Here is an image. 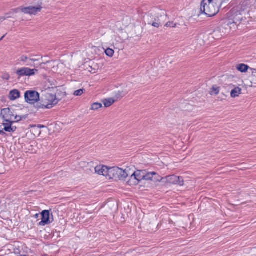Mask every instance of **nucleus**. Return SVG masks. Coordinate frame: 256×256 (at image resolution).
Segmentation results:
<instances>
[{
    "label": "nucleus",
    "instance_id": "obj_2",
    "mask_svg": "<svg viewBox=\"0 0 256 256\" xmlns=\"http://www.w3.org/2000/svg\"><path fill=\"white\" fill-rule=\"evenodd\" d=\"M221 3L219 0H203L201 2L200 11L208 17L214 16L219 12Z\"/></svg>",
    "mask_w": 256,
    "mask_h": 256
},
{
    "label": "nucleus",
    "instance_id": "obj_43",
    "mask_svg": "<svg viewBox=\"0 0 256 256\" xmlns=\"http://www.w3.org/2000/svg\"><path fill=\"white\" fill-rule=\"evenodd\" d=\"M3 133L2 131L0 130V134Z\"/></svg>",
    "mask_w": 256,
    "mask_h": 256
},
{
    "label": "nucleus",
    "instance_id": "obj_31",
    "mask_svg": "<svg viewBox=\"0 0 256 256\" xmlns=\"http://www.w3.org/2000/svg\"><path fill=\"white\" fill-rule=\"evenodd\" d=\"M42 7L41 6H39L38 7L33 6V15L36 14L38 12H40Z\"/></svg>",
    "mask_w": 256,
    "mask_h": 256
},
{
    "label": "nucleus",
    "instance_id": "obj_33",
    "mask_svg": "<svg viewBox=\"0 0 256 256\" xmlns=\"http://www.w3.org/2000/svg\"><path fill=\"white\" fill-rule=\"evenodd\" d=\"M24 116H14L13 117V121H14V122H19L20 120H21L22 118H24Z\"/></svg>",
    "mask_w": 256,
    "mask_h": 256
},
{
    "label": "nucleus",
    "instance_id": "obj_39",
    "mask_svg": "<svg viewBox=\"0 0 256 256\" xmlns=\"http://www.w3.org/2000/svg\"><path fill=\"white\" fill-rule=\"evenodd\" d=\"M217 33H219V32L218 31H214V33H213V34L214 35V37L216 36V34Z\"/></svg>",
    "mask_w": 256,
    "mask_h": 256
},
{
    "label": "nucleus",
    "instance_id": "obj_27",
    "mask_svg": "<svg viewBox=\"0 0 256 256\" xmlns=\"http://www.w3.org/2000/svg\"><path fill=\"white\" fill-rule=\"evenodd\" d=\"M220 92V88L216 86H213L210 92L211 94H218Z\"/></svg>",
    "mask_w": 256,
    "mask_h": 256
},
{
    "label": "nucleus",
    "instance_id": "obj_44",
    "mask_svg": "<svg viewBox=\"0 0 256 256\" xmlns=\"http://www.w3.org/2000/svg\"><path fill=\"white\" fill-rule=\"evenodd\" d=\"M48 80L49 82H51V81L50 80V79H48Z\"/></svg>",
    "mask_w": 256,
    "mask_h": 256
},
{
    "label": "nucleus",
    "instance_id": "obj_1",
    "mask_svg": "<svg viewBox=\"0 0 256 256\" xmlns=\"http://www.w3.org/2000/svg\"><path fill=\"white\" fill-rule=\"evenodd\" d=\"M60 94L66 96L65 92H62L55 88H48L44 92V108H50L56 106L62 99Z\"/></svg>",
    "mask_w": 256,
    "mask_h": 256
},
{
    "label": "nucleus",
    "instance_id": "obj_18",
    "mask_svg": "<svg viewBox=\"0 0 256 256\" xmlns=\"http://www.w3.org/2000/svg\"><path fill=\"white\" fill-rule=\"evenodd\" d=\"M242 93V89L239 87H236L232 90L230 92V96L232 98H235L238 96Z\"/></svg>",
    "mask_w": 256,
    "mask_h": 256
},
{
    "label": "nucleus",
    "instance_id": "obj_16",
    "mask_svg": "<svg viewBox=\"0 0 256 256\" xmlns=\"http://www.w3.org/2000/svg\"><path fill=\"white\" fill-rule=\"evenodd\" d=\"M13 122H6L3 124L4 126V130L8 132H14L16 130V127L12 126Z\"/></svg>",
    "mask_w": 256,
    "mask_h": 256
},
{
    "label": "nucleus",
    "instance_id": "obj_9",
    "mask_svg": "<svg viewBox=\"0 0 256 256\" xmlns=\"http://www.w3.org/2000/svg\"><path fill=\"white\" fill-rule=\"evenodd\" d=\"M40 100V94L37 92L33 90V106L37 108H44V104L38 103Z\"/></svg>",
    "mask_w": 256,
    "mask_h": 256
},
{
    "label": "nucleus",
    "instance_id": "obj_23",
    "mask_svg": "<svg viewBox=\"0 0 256 256\" xmlns=\"http://www.w3.org/2000/svg\"><path fill=\"white\" fill-rule=\"evenodd\" d=\"M224 24L228 26H230V28H232V27L231 26L232 25H234V24H235V21H234V20H233L232 18L228 16V18L225 19L224 20Z\"/></svg>",
    "mask_w": 256,
    "mask_h": 256
},
{
    "label": "nucleus",
    "instance_id": "obj_28",
    "mask_svg": "<svg viewBox=\"0 0 256 256\" xmlns=\"http://www.w3.org/2000/svg\"><path fill=\"white\" fill-rule=\"evenodd\" d=\"M105 53L106 56L112 57L114 54V50L112 49L108 48L105 50Z\"/></svg>",
    "mask_w": 256,
    "mask_h": 256
},
{
    "label": "nucleus",
    "instance_id": "obj_26",
    "mask_svg": "<svg viewBox=\"0 0 256 256\" xmlns=\"http://www.w3.org/2000/svg\"><path fill=\"white\" fill-rule=\"evenodd\" d=\"M102 107V104L100 103L96 102L94 103L90 109L92 110H97Z\"/></svg>",
    "mask_w": 256,
    "mask_h": 256
},
{
    "label": "nucleus",
    "instance_id": "obj_17",
    "mask_svg": "<svg viewBox=\"0 0 256 256\" xmlns=\"http://www.w3.org/2000/svg\"><path fill=\"white\" fill-rule=\"evenodd\" d=\"M130 178L129 180L128 181V183L130 186L132 185H137L139 184L138 180H137L136 174H134V173L130 174Z\"/></svg>",
    "mask_w": 256,
    "mask_h": 256
},
{
    "label": "nucleus",
    "instance_id": "obj_40",
    "mask_svg": "<svg viewBox=\"0 0 256 256\" xmlns=\"http://www.w3.org/2000/svg\"><path fill=\"white\" fill-rule=\"evenodd\" d=\"M26 60V57H25L24 58H22V61H25Z\"/></svg>",
    "mask_w": 256,
    "mask_h": 256
},
{
    "label": "nucleus",
    "instance_id": "obj_22",
    "mask_svg": "<svg viewBox=\"0 0 256 256\" xmlns=\"http://www.w3.org/2000/svg\"><path fill=\"white\" fill-rule=\"evenodd\" d=\"M249 66L245 64H240L236 66V69L242 72H246Z\"/></svg>",
    "mask_w": 256,
    "mask_h": 256
},
{
    "label": "nucleus",
    "instance_id": "obj_7",
    "mask_svg": "<svg viewBox=\"0 0 256 256\" xmlns=\"http://www.w3.org/2000/svg\"><path fill=\"white\" fill-rule=\"evenodd\" d=\"M1 116L5 122H14V114L9 108H4L2 110Z\"/></svg>",
    "mask_w": 256,
    "mask_h": 256
},
{
    "label": "nucleus",
    "instance_id": "obj_25",
    "mask_svg": "<svg viewBox=\"0 0 256 256\" xmlns=\"http://www.w3.org/2000/svg\"><path fill=\"white\" fill-rule=\"evenodd\" d=\"M154 174H155V172H150L146 173V172H144V180L152 181Z\"/></svg>",
    "mask_w": 256,
    "mask_h": 256
},
{
    "label": "nucleus",
    "instance_id": "obj_11",
    "mask_svg": "<svg viewBox=\"0 0 256 256\" xmlns=\"http://www.w3.org/2000/svg\"><path fill=\"white\" fill-rule=\"evenodd\" d=\"M19 12H22L24 14H31L32 12V8L31 7L18 8L16 9L12 10L10 12V14H14L15 13H17Z\"/></svg>",
    "mask_w": 256,
    "mask_h": 256
},
{
    "label": "nucleus",
    "instance_id": "obj_30",
    "mask_svg": "<svg viewBox=\"0 0 256 256\" xmlns=\"http://www.w3.org/2000/svg\"><path fill=\"white\" fill-rule=\"evenodd\" d=\"M179 177V179L178 180H176V183L175 184H177V185H178V186H184V179L181 176H178Z\"/></svg>",
    "mask_w": 256,
    "mask_h": 256
},
{
    "label": "nucleus",
    "instance_id": "obj_12",
    "mask_svg": "<svg viewBox=\"0 0 256 256\" xmlns=\"http://www.w3.org/2000/svg\"><path fill=\"white\" fill-rule=\"evenodd\" d=\"M46 127L44 125L38 124V125H34L33 124V136L34 137H38L40 136L42 133V128H46Z\"/></svg>",
    "mask_w": 256,
    "mask_h": 256
},
{
    "label": "nucleus",
    "instance_id": "obj_29",
    "mask_svg": "<svg viewBox=\"0 0 256 256\" xmlns=\"http://www.w3.org/2000/svg\"><path fill=\"white\" fill-rule=\"evenodd\" d=\"M84 91H85V90L84 88L80 89L78 90H75L74 92V94L75 96H80L84 94Z\"/></svg>",
    "mask_w": 256,
    "mask_h": 256
},
{
    "label": "nucleus",
    "instance_id": "obj_34",
    "mask_svg": "<svg viewBox=\"0 0 256 256\" xmlns=\"http://www.w3.org/2000/svg\"><path fill=\"white\" fill-rule=\"evenodd\" d=\"M125 94H124L122 92H118L116 95V100H117L118 99L123 98Z\"/></svg>",
    "mask_w": 256,
    "mask_h": 256
},
{
    "label": "nucleus",
    "instance_id": "obj_4",
    "mask_svg": "<svg viewBox=\"0 0 256 256\" xmlns=\"http://www.w3.org/2000/svg\"><path fill=\"white\" fill-rule=\"evenodd\" d=\"M39 60L33 58V62H34V68L33 69V76L36 74H40V76H42L44 77L46 76L45 74V70L44 66L46 65V64L42 62H40L36 64L35 62H38Z\"/></svg>",
    "mask_w": 256,
    "mask_h": 256
},
{
    "label": "nucleus",
    "instance_id": "obj_13",
    "mask_svg": "<svg viewBox=\"0 0 256 256\" xmlns=\"http://www.w3.org/2000/svg\"><path fill=\"white\" fill-rule=\"evenodd\" d=\"M179 177L174 175L168 176L164 178V182L175 184L176 183V180H178Z\"/></svg>",
    "mask_w": 256,
    "mask_h": 256
},
{
    "label": "nucleus",
    "instance_id": "obj_41",
    "mask_svg": "<svg viewBox=\"0 0 256 256\" xmlns=\"http://www.w3.org/2000/svg\"><path fill=\"white\" fill-rule=\"evenodd\" d=\"M4 36H5V35H4V36H2V38H0V40H2L4 38Z\"/></svg>",
    "mask_w": 256,
    "mask_h": 256
},
{
    "label": "nucleus",
    "instance_id": "obj_5",
    "mask_svg": "<svg viewBox=\"0 0 256 256\" xmlns=\"http://www.w3.org/2000/svg\"><path fill=\"white\" fill-rule=\"evenodd\" d=\"M122 172V168L117 166L108 168V178L113 179L115 180H118V174Z\"/></svg>",
    "mask_w": 256,
    "mask_h": 256
},
{
    "label": "nucleus",
    "instance_id": "obj_19",
    "mask_svg": "<svg viewBox=\"0 0 256 256\" xmlns=\"http://www.w3.org/2000/svg\"><path fill=\"white\" fill-rule=\"evenodd\" d=\"M134 174H136V177L138 180V182H140L142 180H144V171L142 170H137L134 172Z\"/></svg>",
    "mask_w": 256,
    "mask_h": 256
},
{
    "label": "nucleus",
    "instance_id": "obj_24",
    "mask_svg": "<svg viewBox=\"0 0 256 256\" xmlns=\"http://www.w3.org/2000/svg\"><path fill=\"white\" fill-rule=\"evenodd\" d=\"M152 181H153L154 182H164V178L161 177L158 174L155 172V174L153 175Z\"/></svg>",
    "mask_w": 256,
    "mask_h": 256
},
{
    "label": "nucleus",
    "instance_id": "obj_37",
    "mask_svg": "<svg viewBox=\"0 0 256 256\" xmlns=\"http://www.w3.org/2000/svg\"><path fill=\"white\" fill-rule=\"evenodd\" d=\"M39 216L40 217V214L36 213L33 215V217L36 219H37Z\"/></svg>",
    "mask_w": 256,
    "mask_h": 256
},
{
    "label": "nucleus",
    "instance_id": "obj_32",
    "mask_svg": "<svg viewBox=\"0 0 256 256\" xmlns=\"http://www.w3.org/2000/svg\"><path fill=\"white\" fill-rule=\"evenodd\" d=\"M176 24L174 23L173 22H168L166 23L165 24V26L166 27H170V28H176Z\"/></svg>",
    "mask_w": 256,
    "mask_h": 256
},
{
    "label": "nucleus",
    "instance_id": "obj_20",
    "mask_svg": "<svg viewBox=\"0 0 256 256\" xmlns=\"http://www.w3.org/2000/svg\"><path fill=\"white\" fill-rule=\"evenodd\" d=\"M24 100L27 103L32 104V90H28L25 92Z\"/></svg>",
    "mask_w": 256,
    "mask_h": 256
},
{
    "label": "nucleus",
    "instance_id": "obj_21",
    "mask_svg": "<svg viewBox=\"0 0 256 256\" xmlns=\"http://www.w3.org/2000/svg\"><path fill=\"white\" fill-rule=\"evenodd\" d=\"M116 101V100L114 98H109L108 99L104 100L103 102L104 106L106 108H108L111 106Z\"/></svg>",
    "mask_w": 256,
    "mask_h": 256
},
{
    "label": "nucleus",
    "instance_id": "obj_14",
    "mask_svg": "<svg viewBox=\"0 0 256 256\" xmlns=\"http://www.w3.org/2000/svg\"><path fill=\"white\" fill-rule=\"evenodd\" d=\"M20 97V92L17 90H13L10 91L8 98L11 100H14Z\"/></svg>",
    "mask_w": 256,
    "mask_h": 256
},
{
    "label": "nucleus",
    "instance_id": "obj_10",
    "mask_svg": "<svg viewBox=\"0 0 256 256\" xmlns=\"http://www.w3.org/2000/svg\"><path fill=\"white\" fill-rule=\"evenodd\" d=\"M16 74L19 76H30L32 74V70L28 68H23L18 70Z\"/></svg>",
    "mask_w": 256,
    "mask_h": 256
},
{
    "label": "nucleus",
    "instance_id": "obj_38",
    "mask_svg": "<svg viewBox=\"0 0 256 256\" xmlns=\"http://www.w3.org/2000/svg\"><path fill=\"white\" fill-rule=\"evenodd\" d=\"M160 14L161 15V16H162V14H163L164 16L166 15V13L164 11L160 10Z\"/></svg>",
    "mask_w": 256,
    "mask_h": 256
},
{
    "label": "nucleus",
    "instance_id": "obj_8",
    "mask_svg": "<svg viewBox=\"0 0 256 256\" xmlns=\"http://www.w3.org/2000/svg\"><path fill=\"white\" fill-rule=\"evenodd\" d=\"M95 172L108 178V168L105 166H98L94 168Z\"/></svg>",
    "mask_w": 256,
    "mask_h": 256
},
{
    "label": "nucleus",
    "instance_id": "obj_35",
    "mask_svg": "<svg viewBox=\"0 0 256 256\" xmlns=\"http://www.w3.org/2000/svg\"><path fill=\"white\" fill-rule=\"evenodd\" d=\"M152 25L156 28H159L160 26V22H154Z\"/></svg>",
    "mask_w": 256,
    "mask_h": 256
},
{
    "label": "nucleus",
    "instance_id": "obj_36",
    "mask_svg": "<svg viewBox=\"0 0 256 256\" xmlns=\"http://www.w3.org/2000/svg\"><path fill=\"white\" fill-rule=\"evenodd\" d=\"M9 17H10V16H7L6 17V16H1V17H0V21L2 22Z\"/></svg>",
    "mask_w": 256,
    "mask_h": 256
},
{
    "label": "nucleus",
    "instance_id": "obj_15",
    "mask_svg": "<svg viewBox=\"0 0 256 256\" xmlns=\"http://www.w3.org/2000/svg\"><path fill=\"white\" fill-rule=\"evenodd\" d=\"M130 168H126L125 170H123L122 168V172H120V174H118V180H124L127 178L129 175H130Z\"/></svg>",
    "mask_w": 256,
    "mask_h": 256
},
{
    "label": "nucleus",
    "instance_id": "obj_6",
    "mask_svg": "<svg viewBox=\"0 0 256 256\" xmlns=\"http://www.w3.org/2000/svg\"><path fill=\"white\" fill-rule=\"evenodd\" d=\"M41 221L37 223L38 226H46L51 223L48 210H43L40 214Z\"/></svg>",
    "mask_w": 256,
    "mask_h": 256
},
{
    "label": "nucleus",
    "instance_id": "obj_3",
    "mask_svg": "<svg viewBox=\"0 0 256 256\" xmlns=\"http://www.w3.org/2000/svg\"><path fill=\"white\" fill-rule=\"evenodd\" d=\"M246 10V6H238L232 8L228 14L235 21V24H237L242 20Z\"/></svg>",
    "mask_w": 256,
    "mask_h": 256
},
{
    "label": "nucleus",
    "instance_id": "obj_42",
    "mask_svg": "<svg viewBox=\"0 0 256 256\" xmlns=\"http://www.w3.org/2000/svg\"><path fill=\"white\" fill-rule=\"evenodd\" d=\"M51 85H52H52H54V80H53V81L52 82V83L51 84Z\"/></svg>",
    "mask_w": 256,
    "mask_h": 256
}]
</instances>
